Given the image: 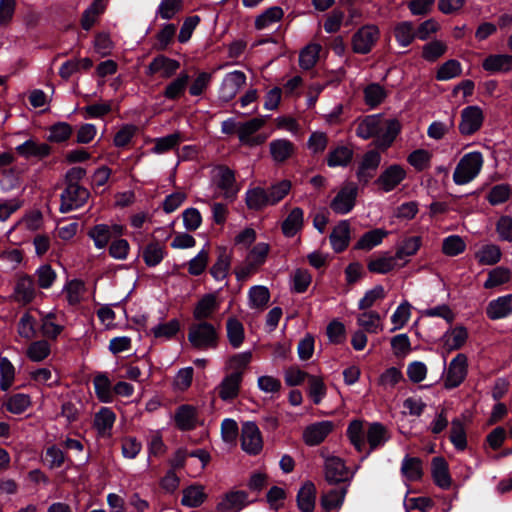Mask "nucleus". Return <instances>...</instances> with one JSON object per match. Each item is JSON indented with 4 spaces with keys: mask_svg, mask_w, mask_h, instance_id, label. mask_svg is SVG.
<instances>
[{
    "mask_svg": "<svg viewBox=\"0 0 512 512\" xmlns=\"http://www.w3.org/2000/svg\"><path fill=\"white\" fill-rule=\"evenodd\" d=\"M401 473L408 481H418L422 478L423 467L422 461L418 457L405 456L402 465Z\"/></svg>",
    "mask_w": 512,
    "mask_h": 512,
    "instance_id": "40",
    "label": "nucleus"
},
{
    "mask_svg": "<svg viewBox=\"0 0 512 512\" xmlns=\"http://www.w3.org/2000/svg\"><path fill=\"white\" fill-rule=\"evenodd\" d=\"M333 428L334 425L331 421L314 423L304 430V442L310 446L318 445L332 432Z\"/></svg>",
    "mask_w": 512,
    "mask_h": 512,
    "instance_id": "19",
    "label": "nucleus"
},
{
    "mask_svg": "<svg viewBox=\"0 0 512 512\" xmlns=\"http://www.w3.org/2000/svg\"><path fill=\"white\" fill-rule=\"evenodd\" d=\"M284 12L281 7L273 6L266 9L262 14L255 19V28L262 30L270 25L279 22L283 18Z\"/></svg>",
    "mask_w": 512,
    "mask_h": 512,
    "instance_id": "46",
    "label": "nucleus"
},
{
    "mask_svg": "<svg viewBox=\"0 0 512 512\" xmlns=\"http://www.w3.org/2000/svg\"><path fill=\"white\" fill-rule=\"evenodd\" d=\"M399 265L400 262L395 255L385 254L371 259L367 264V268L372 273L386 274L399 267Z\"/></svg>",
    "mask_w": 512,
    "mask_h": 512,
    "instance_id": "36",
    "label": "nucleus"
},
{
    "mask_svg": "<svg viewBox=\"0 0 512 512\" xmlns=\"http://www.w3.org/2000/svg\"><path fill=\"white\" fill-rule=\"evenodd\" d=\"M188 340L197 350L214 349L218 346L219 335L214 325L200 322L190 326Z\"/></svg>",
    "mask_w": 512,
    "mask_h": 512,
    "instance_id": "3",
    "label": "nucleus"
},
{
    "mask_svg": "<svg viewBox=\"0 0 512 512\" xmlns=\"http://www.w3.org/2000/svg\"><path fill=\"white\" fill-rule=\"evenodd\" d=\"M93 384L100 401L105 403L112 401L111 383L106 375H97L93 380Z\"/></svg>",
    "mask_w": 512,
    "mask_h": 512,
    "instance_id": "60",
    "label": "nucleus"
},
{
    "mask_svg": "<svg viewBox=\"0 0 512 512\" xmlns=\"http://www.w3.org/2000/svg\"><path fill=\"white\" fill-rule=\"evenodd\" d=\"M353 157V151L347 146H338L329 152L327 164L330 167L347 166Z\"/></svg>",
    "mask_w": 512,
    "mask_h": 512,
    "instance_id": "53",
    "label": "nucleus"
},
{
    "mask_svg": "<svg viewBox=\"0 0 512 512\" xmlns=\"http://www.w3.org/2000/svg\"><path fill=\"white\" fill-rule=\"evenodd\" d=\"M482 67L489 73H508L512 71V55L492 54L482 62Z\"/></svg>",
    "mask_w": 512,
    "mask_h": 512,
    "instance_id": "23",
    "label": "nucleus"
},
{
    "mask_svg": "<svg viewBox=\"0 0 512 512\" xmlns=\"http://www.w3.org/2000/svg\"><path fill=\"white\" fill-rule=\"evenodd\" d=\"M291 189L292 183L288 179H283L271 184L266 189L270 206H274L282 201L290 193Z\"/></svg>",
    "mask_w": 512,
    "mask_h": 512,
    "instance_id": "43",
    "label": "nucleus"
},
{
    "mask_svg": "<svg viewBox=\"0 0 512 512\" xmlns=\"http://www.w3.org/2000/svg\"><path fill=\"white\" fill-rule=\"evenodd\" d=\"M388 232L383 229H374L366 232L355 245L356 249L371 250L379 245L387 236Z\"/></svg>",
    "mask_w": 512,
    "mask_h": 512,
    "instance_id": "49",
    "label": "nucleus"
},
{
    "mask_svg": "<svg viewBox=\"0 0 512 512\" xmlns=\"http://www.w3.org/2000/svg\"><path fill=\"white\" fill-rule=\"evenodd\" d=\"M179 67V61L164 55H158L149 63L146 74L149 76L159 74L160 77L168 79L177 72Z\"/></svg>",
    "mask_w": 512,
    "mask_h": 512,
    "instance_id": "17",
    "label": "nucleus"
},
{
    "mask_svg": "<svg viewBox=\"0 0 512 512\" xmlns=\"http://www.w3.org/2000/svg\"><path fill=\"white\" fill-rule=\"evenodd\" d=\"M484 120L483 111L478 106H467L461 112L459 132L463 136H470L476 133L482 126Z\"/></svg>",
    "mask_w": 512,
    "mask_h": 512,
    "instance_id": "11",
    "label": "nucleus"
},
{
    "mask_svg": "<svg viewBox=\"0 0 512 512\" xmlns=\"http://www.w3.org/2000/svg\"><path fill=\"white\" fill-rule=\"evenodd\" d=\"M36 293L34 279L29 275H21L15 283L12 298L21 305H27L35 299Z\"/></svg>",
    "mask_w": 512,
    "mask_h": 512,
    "instance_id": "15",
    "label": "nucleus"
},
{
    "mask_svg": "<svg viewBox=\"0 0 512 512\" xmlns=\"http://www.w3.org/2000/svg\"><path fill=\"white\" fill-rule=\"evenodd\" d=\"M115 422L114 412L107 408H101L94 417V427L101 436L109 435Z\"/></svg>",
    "mask_w": 512,
    "mask_h": 512,
    "instance_id": "41",
    "label": "nucleus"
},
{
    "mask_svg": "<svg viewBox=\"0 0 512 512\" xmlns=\"http://www.w3.org/2000/svg\"><path fill=\"white\" fill-rule=\"evenodd\" d=\"M467 338V329L464 326H456L443 335V349L447 352L460 349L466 343Z\"/></svg>",
    "mask_w": 512,
    "mask_h": 512,
    "instance_id": "26",
    "label": "nucleus"
},
{
    "mask_svg": "<svg viewBox=\"0 0 512 512\" xmlns=\"http://www.w3.org/2000/svg\"><path fill=\"white\" fill-rule=\"evenodd\" d=\"M165 248L159 242H151L143 249V260L149 267L158 265L164 258Z\"/></svg>",
    "mask_w": 512,
    "mask_h": 512,
    "instance_id": "51",
    "label": "nucleus"
},
{
    "mask_svg": "<svg viewBox=\"0 0 512 512\" xmlns=\"http://www.w3.org/2000/svg\"><path fill=\"white\" fill-rule=\"evenodd\" d=\"M321 48L320 44L307 45L299 55L300 67L305 70L311 69L317 63Z\"/></svg>",
    "mask_w": 512,
    "mask_h": 512,
    "instance_id": "56",
    "label": "nucleus"
},
{
    "mask_svg": "<svg viewBox=\"0 0 512 512\" xmlns=\"http://www.w3.org/2000/svg\"><path fill=\"white\" fill-rule=\"evenodd\" d=\"M241 381V372H233L225 376L220 384L216 387L219 397L223 401H230L235 399L239 394Z\"/></svg>",
    "mask_w": 512,
    "mask_h": 512,
    "instance_id": "20",
    "label": "nucleus"
},
{
    "mask_svg": "<svg viewBox=\"0 0 512 512\" xmlns=\"http://www.w3.org/2000/svg\"><path fill=\"white\" fill-rule=\"evenodd\" d=\"M380 162L379 152L372 150L365 153L357 172L359 181L368 182L374 176Z\"/></svg>",
    "mask_w": 512,
    "mask_h": 512,
    "instance_id": "25",
    "label": "nucleus"
},
{
    "mask_svg": "<svg viewBox=\"0 0 512 512\" xmlns=\"http://www.w3.org/2000/svg\"><path fill=\"white\" fill-rule=\"evenodd\" d=\"M270 154L274 162L283 163L294 153V144L287 139L273 140L269 144Z\"/></svg>",
    "mask_w": 512,
    "mask_h": 512,
    "instance_id": "32",
    "label": "nucleus"
},
{
    "mask_svg": "<svg viewBox=\"0 0 512 512\" xmlns=\"http://www.w3.org/2000/svg\"><path fill=\"white\" fill-rule=\"evenodd\" d=\"M422 245L420 236H410L404 238L397 246L395 256L400 262L399 268L405 266L409 257L415 255Z\"/></svg>",
    "mask_w": 512,
    "mask_h": 512,
    "instance_id": "22",
    "label": "nucleus"
},
{
    "mask_svg": "<svg viewBox=\"0 0 512 512\" xmlns=\"http://www.w3.org/2000/svg\"><path fill=\"white\" fill-rule=\"evenodd\" d=\"M245 83L246 75L242 71L235 70L226 74L219 88V98L224 102L232 100Z\"/></svg>",
    "mask_w": 512,
    "mask_h": 512,
    "instance_id": "13",
    "label": "nucleus"
},
{
    "mask_svg": "<svg viewBox=\"0 0 512 512\" xmlns=\"http://www.w3.org/2000/svg\"><path fill=\"white\" fill-rule=\"evenodd\" d=\"M16 375V369L12 362L6 357L0 354V389L3 391L8 390Z\"/></svg>",
    "mask_w": 512,
    "mask_h": 512,
    "instance_id": "48",
    "label": "nucleus"
},
{
    "mask_svg": "<svg viewBox=\"0 0 512 512\" xmlns=\"http://www.w3.org/2000/svg\"><path fill=\"white\" fill-rule=\"evenodd\" d=\"M484 163L483 155L478 152L465 154L457 163L453 172V181L457 185H465L475 179Z\"/></svg>",
    "mask_w": 512,
    "mask_h": 512,
    "instance_id": "2",
    "label": "nucleus"
},
{
    "mask_svg": "<svg viewBox=\"0 0 512 512\" xmlns=\"http://www.w3.org/2000/svg\"><path fill=\"white\" fill-rule=\"evenodd\" d=\"M487 316L492 319H501L512 313V294L498 297L491 301L486 309Z\"/></svg>",
    "mask_w": 512,
    "mask_h": 512,
    "instance_id": "29",
    "label": "nucleus"
},
{
    "mask_svg": "<svg viewBox=\"0 0 512 512\" xmlns=\"http://www.w3.org/2000/svg\"><path fill=\"white\" fill-rule=\"evenodd\" d=\"M432 154L425 149H417L409 154L407 161L418 171H423L430 166Z\"/></svg>",
    "mask_w": 512,
    "mask_h": 512,
    "instance_id": "62",
    "label": "nucleus"
},
{
    "mask_svg": "<svg viewBox=\"0 0 512 512\" xmlns=\"http://www.w3.org/2000/svg\"><path fill=\"white\" fill-rule=\"evenodd\" d=\"M330 243L336 253L344 251L350 243V224L347 220L340 221L330 234Z\"/></svg>",
    "mask_w": 512,
    "mask_h": 512,
    "instance_id": "24",
    "label": "nucleus"
},
{
    "mask_svg": "<svg viewBox=\"0 0 512 512\" xmlns=\"http://www.w3.org/2000/svg\"><path fill=\"white\" fill-rule=\"evenodd\" d=\"M241 447L249 455H257L262 451V435L254 422H246L242 425Z\"/></svg>",
    "mask_w": 512,
    "mask_h": 512,
    "instance_id": "10",
    "label": "nucleus"
},
{
    "mask_svg": "<svg viewBox=\"0 0 512 512\" xmlns=\"http://www.w3.org/2000/svg\"><path fill=\"white\" fill-rule=\"evenodd\" d=\"M511 270L504 266H498L488 272L487 279L483 286L485 289H493L508 283L511 280Z\"/></svg>",
    "mask_w": 512,
    "mask_h": 512,
    "instance_id": "44",
    "label": "nucleus"
},
{
    "mask_svg": "<svg viewBox=\"0 0 512 512\" xmlns=\"http://www.w3.org/2000/svg\"><path fill=\"white\" fill-rule=\"evenodd\" d=\"M50 352V344L46 340H38L28 346L26 356L33 362H41L50 355Z\"/></svg>",
    "mask_w": 512,
    "mask_h": 512,
    "instance_id": "55",
    "label": "nucleus"
},
{
    "mask_svg": "<svg viewBox=\"0 0 512 512\" xmlns=\"http://www.w3.org/2000/svg\"><path fill=\"white\" fill-rule=\"evenodd\" d=\"M432 477L435 484L442 489H449L452 479L446 460L443 457H435L432 460Z\"/></svg>",
    "mask_w": 512,
    "mask_h": 512,
    "instance_id": "30",
    "label": "nucleus"
},
{
    "mask_svg": "<svg viewBox=\"0 0 512 512\" xmlns=\"http://www.w3.org/2000/svg\"><path fill=\"white\" fill-rule=\"evenodd\" d=\"M213 172L216 186L223 192V196L226 199H234L239 191L234 171L227 166L219 165Z\"/></svg>",
    "mask_w": 512,
    "mask_h": 512,
    "instance_id": "12",
    "label": "nucleus"
},
{
    "mask_svg": "<svg viewBox=\"0 0 512 512\" xmlns=\"http://www.w3.org/2000/svg\"><path fill=\"white\" fill-rule=\"evenodd\" d=\"M174 420L180 430H192L197 423V409L192 405H181L175 412Z\"/></svg>",
    "mask_w": 512,
    "mask_h": 512,
    "instance_id": "27",
    "label": "nucleus"
},
{
    "mask_svg": "<svg viewBox=\"0 0 512 512\" xmlns=\"http://www.w3.org/2000/svg\"><path fill=\"white\" fill-rule=\"evenodd\" d=\"M31 405L30 396L23 393L14 394L6 402V409L14 414L24 412Z\"/></svg>",
    "mask_w": 512,
    "mask_h": 512,
    "instance_id": "63",
    "label": "nucleus"
},
{
    "mask_svg": "<svg viewBox=\"0 0 512 512\" xmlns=\"http://www.w3.org/2000/svg\"><path fill=\"white\" fill-rule=\"evenodd\" d=\"M400 130L401 124L397 119L385 120L382 115L375 114L365 117L358 124L356 134L363 139L375 138V146L386 150L392 145Z\"/></svg>",
    "mask_w": 512,
    "mask_h": 512,
    "instance_id": "1",
    "label": "nucleus"
},
{
    "mask_svg": "<svg viewBox=\"0 0 512 512\" xmlns=\"http://www.w3.org/2000/svg\"><path fill=\"white\" fill-rule=\"evenodd\" d=\"M124 227L120 224H97L88 231V236L93 240L94 245L98 249L107 246L113 236H122Z\"/></svg>",
    "mask_w": 512,
    "mask_h": 512,
    "instance_id": "14",
    "label": "nucleus"
},
{
    "mask_svg": "<svg viewBox=\"0 0 512 512\" xmlns=\"http://www.w3.org/2000/svg\"><path fill=\"white\" fill-rule=\"evenodd\" d=\"M304 212L301 208H293L282 222V232L286 237L295 236L303 227Z\"/></svg>",
    "mask_w": 512,
    "mask_h": 512,
    "instance_id": "31",
    "label": "nucleus"
},
{
    "mask_svg": "<svg viewBox=\"0 0 512 512\" xmlns=\"http://www.w3.org/2000/svg\"><path fill=\"white\" fill-rule=\"evenodd\" d=\"M89 195V191L77 183L67 184L61 194L60 211L66 213L83 206Z\"/></svg>",
    "mask_w": 512,
    "mask_h": 512,
    "instance_id": "6",
    "label": "nucleus"
},
{
    "mask_svg": "<svg viewBox=\"0 0 512 512\" xmlns=\"http://www.w3.org/2000/svg\"><path fill=\"white\" fill-rule=\"evenodd\" d=\"M230 264V256L225 251H222L215 264L211 267V275L215 280H224L228 274Z\"/></svg>",
    "mask_w": 512,
    "mask_h": 512,
    "instance_id": "64",
    "label": "nucleus"
},
{
    "mask_svg": "<svg viewBox=\"0 0 512 512\" xmlns=\"http://www.w3.org/2000/svg\"><path fill=\"white\" fill-rule=\"evenodd\" d=\"M394 34L397 42L403 47L410 45L416 38L415 28L412 22L409 21L397 24L394 28Z\"/></svg>",
    "mask_w": 512,
    "mask_h": 512,
    "instance_id": "54",
    "label": "nucleus"
},
{
    "mask_svg": "<svg viewBox=\"0 0 512 512\" xmlns=\"http://www.w3.org/2000/svg\"><path fill=\"white\" fill-rule=\"evenodd\" d=\"M324 476L328 483L337 484L349 481L353 473L341 458L337 456H327L324 463Z\"/></svg>",
    "mask_w": 512,
    "mask_h": 512,
    "instance_id": "9",
    "label": "nucleus"
},
{
    "mask_svg": "<svg viewBox=\"0 0 512 512\" xmlns=\"http://www.w3.org/2000/svg\"><path fill=\"white\" fill-rule=\"evenodd\" d=\"M245 202L250 210L260 211L270 206L266 189L260 186L250 188L245 193Z\"/></svg>",
    "mask_w": 512,
    "mask_h": 512,
    "instance_id": "35",
    "label": "nucleus"
},
{
    "mask_svg": "<svg viewBox=\"0 0 512 512\" xmlns=\"http://www.w3.org/2000/svg\"><path fill=\"white\" fill-rule=\"evenodd\" d=\"M357 195V185L353 182H347L333 198L330 203V207L337 214H347L354 208Z\"/></svg>",
    "mask_w": 512,
    "mask_h": 512,
    "instance_id": "5",
    "label": "nucleus"
},
{
    "mask_svg": "<svg viewBox=\"0 0 512 512\" xmlns=\"http://www.w3.org/2000/svg\"><path fill=\"white\" fill-rule=\"evenodd\" d=\"M386 96V90L376 83L370 84L364 89L365 103L372 108L380 105Z\"/></svg>",
    "mask_w": 512,
    "mask_h": 512,
    "instance_id": "58",
    "label": "nucleus"
},
{
    "mask_svg": "<svg viewBox=\"0 0 512 512\" xmlns=\"http://www.w3.org/2000/svg\"><path fill=\"white\" fill-rule=\"evenodd\" d=\"M357 324L366 332L377 334L383 330L380 314L376 311H364L357 317Z\"/></svg>",
    "mask_w": 512,
    "mask_h": 512,
    "instance_id": "33",
    "label": "nucleus"
},
{
    "mask_svg": "<svg viewBox=\"0 0 512 512\" xmlns=\"http://www.w3.org/2000/svg\"><path fill=\"white\" fill-rule=\"evenodd\" d=\"M218 302L214 294L204 295L196 304L193 317L196 320H204L212 316L217 310Z\"/></svg>",
    "mask_w": 512,
    "mask_h": 512,
    "instance_id": "38",
    "label": "nucleus"
},
{
    "mask_svg": "<svg viewBox=\"0 0 512 512\" xmlns=\"http://www.w3.org/2000/svg\"><path fill=\"white\" fill-rule=\"evenodd\" d=\"M317 490L315 484L307 480L300 487L296 501L297 507L301 512H312L316 504Z\"/></svg>",
    "mask_w": 512,
    "mask_h": 512,
    "instance_id": "21",
    "label": "nucleus"
},
{
    "mask_svg": "<svg viewBox=\"0 0 512 512\" xmlns=\"http://www.w3.org/2000/svg\"><path fill=\"white\" fill-rule=\"evenodd\" d=\"M190 76L187 72H181L178 77L167 85L164 90V97L170 100L179 98L185 91Z\"/></svg>",
    "mask_w": 512,
    "mask_h": 512,
    "instance_id": "52",
    "label": "nucleus"
},
{
    "mask_svg": "<svg viewBox=\"0 0 512 512\" xmlns=\"http://www.w3.org/2000/svg\"><path fill=\"white\" fill-rule=\"evenodd\" d=\"M270 300V292L266 286L256 285L248 291V303L250 308L257 311H264Z\"/></svg>",
    "mask_w": 512,
    "mask_h": 512,
    "instance_id": "34",
    "label": "nucleus"
},
{
    "mask_svg": "<svg viewBox=\"0 0 512 512\" xmlns=\"http://www.w3.org/2000/svg\"><path fill=\"white\" fill-rule=\"evenodd\" d=\"M249 504L248 494L243 490H232L223 495L216 506L218 512H238Z\"/></svg>",
    "mask_w": 512,
    "mask_h": 512,
    "instance_id": "16",
    "label": "nucleus"
},
{
    "mask_svg": "<svg viewBox=\"0 0 512 512\" xmlns=\"http://www.w3.org/2000/svg\"><path fill=\"white\" fill-rule=\"evenodd\" d=\"M468 372V358L465 354H457L449 363L444 385L446 388L458 387L466 378Z\"/></svg>",
    "mask_w": 512,
    "mask_h": 512,
    "instance_id": "8",
    "label": "nucleus"
},
{
    "mask_svg": "<svg viewBox=\"0 0 512 512\" xmlns=\"http://www.w3.org/2000/svg\"><path fill=\"white\" fill-rule=\"evenodd\" d=\"M380 37L379 28L374 24H367L359 28L352 36L351 45L353 52L368 54Z\"/></svg>",
    "mask_w": 512,
    "mask_h": 512,
    "instance_id": "4",
    "label": "nucleus"
},
{
    "mask_svg": "<svg viewBox=\"0 0 512 512\" xmlns=\"http://www.w3.org/2000/svg\"><path fill=\"white\" fill-rule=\"evenodd\" d=\"M367 442L371 449H375L387 440L386 429L380 423H372L366 432Z\"/></svg>",
    "mask_w": 512,
    "mask_h": 512,
    "instance_id": "61",
    "label": "nucleus"
},
{
    "mask_svg": "<svg viewBox=\"0 0 512 512\" xmlns=\"http://www.w3.org/2000/svg\"><path fill=\"white\" fill-rule=\"evenodd\" d=\"M411 317V305L408 301H403L391 316L393 328L391 332L402 329Z\"/></svg>",
    "mask_w": 512,
    "mask_h": 512,
    "instance_id": "57",
    "label": "nucleus"
},
{
    "mask_svg": "<svg viewBox=\"0 0 512 512\" xmlns=\"http://www.w3.org/2000/svg\"><path fill=\"white\" fill-rule=\"evenodd\" d=\"M265 124V120L262 118H253L247 122L239 123L237 127V133L239 141L243 145L250 147L261 145L266 141L265 135H254L260 130Z\"/></svg>",
    "mask_w": 512,
    "mask_h": 512,
    "instance_id": "7",
    "label": "nucleus"
},
{
    "mask_svg": "<svg viewBox=\"0 0 512 512\" xmlns=\"http://www.w3.org/2000/svg\"><path fill=\"white\" fill-rule=\"evenodd\" d=\"M183 141V137L180 132H175L170 135L156 138L154 140V147L152 152L154 154H163L176 147Z\"/></svg>",
    "mask_w": 512,
    "mask_h": 512,
    "instance_id": "50",
    "label": "nucleus"
},
{
    "mask_svg": "<svg viewBox=\"0 0 512 512\" xmlns=\"http://www.w3.org/2000/svg\"><path fill=\"white\" fill-rule=\"evenodd\" d=\"M180 330V322L177 319H171L166 323H160L151 329L155 338L171 339Z\"/></svg>",
    "mask_w": 512,
    "mask_h": 512,
    "instance_id": "59",
    "label": "nucleus"
},
{
    "mask_svg": "<svg viewBox=\"0 0 512 512\" xmlns=\"http://www.w3.org/2000/svg\"><path fill=\"white\" fill-rule=\"evenodd\" d=\"M406 177V171L400 165L394 164L386 168L376 180V184L384 192L395 189Z\"/></svg>",
    "mask_w": 512,
    "mask_h": 512,
    "instance_id": "18",
    "label": "nucleus"
},
{
    "mask_svg": "<svg viewBox=\"0 0 512 512\" xmlns=\"http://www.w3.org/2000/svg\"><path fill=\"white\" fill-rule=\"evenodd\" d=\"M204 488L200 485H192L183 490L182 505L187 507H198L206 499Z\"/></svg>",
    "mask_w": 512,
    "mask_h": 512,
    "instance_id": "47",
    "label": "nucleus"
},
{
    "mask_svg": "<svg viewBox=\"0 0 512 512\" xmlns=\"http://www.w3.org/2000/svg\"><path fill=\"white\" fill-rule=\"evenodd\" d=\"M16 151L19 155L25 158L35 157L42 159L50 154L51 148L46 143H40L34 139H28L24 143L18 145L16 147Z\"/></svg>",
    "mask_w": 512,
    "mask_h": 512,
    "instance_id": "28",
    "label": "nucleus"
},
{
    "mask_svg": "<svg viewBox=\"0 0 512 512\" xmlns=\"http://www.w3.org/2000/svg\"><path fill=\"white\" fill-rule=\"evenodd\" d=\"M226 334L229 344L234 348H239L245 339V330L243 324L235 317H230L226 322Z\"/></svg>",
    "mask_w": 512,
    "mask_h": 512,
    "instance_id": "39",
    "label": "nucleus"
},
{
    "mask_svg": "<svg viewBox=\"0 0 512 512\" xmlns=\"http://www.w3.org/2000/svg\"><path fill=\"white\" fill-rule=\"evenodd\" d=\"M108 0H93L89 7L83 12L81 26L84 30H90L96 23L97 18L107 7Z\"/></svg>",
    "mask_w": 512,
    "mask_h": 512,
    "instance_id": "37",
    "label": "nucleus"
},
{
    "mask_svg": "<svg viewBox=\"0 0 512 512\" xmlns=\"http://www.w3.org/2000/svg\"><path fill=\"white\" fill-rule=\"evenodd\" d=\"M501 256L500 247L495 244L484 245L475 253V258L481 265H494L500 261Z\"/></svg>",
    "mask_w": 512,
    "mask_h": 512,
    "instance_id": "45",
    "label": "nucleus"
},
{
    "mask_svg": "<svg viewBox=\"0 0 512 512\" xmlns=\"http://www.w3.org/2000/svg\"><path fill=\"white\" fill-rule=\"evenodd\" d=\"M346 494H347V488L342 487V488L331 489L330 491H328L327 493H324L321 496V499H320L321 507L325 511H332L335 509H339L344 502Z\"/></svg>",
    "mask_w": 512,
    "mask_h": 512,
    "instance_id": "42",
    "label": "nucleus"
}]
</instances>
